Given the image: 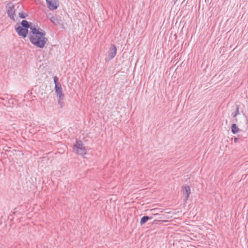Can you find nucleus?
<instances>
[{
	"mask_svg": "<svg viewBox=\"0 0 248 248\" xmlns=\"http://www.w3.org/2000/svg\"><path fill=\"white\" fill-rule=\"evenodd\" d=\"M239 130V128H238V127L237 126L236 124H233L232 125V126H231V131H232V132L233 133V134H236V133L238 132Z\"/></svg>",
	"mask_w": 248,
	"mask_h": 248,
	"instance_id": "nucleus-12",
	"label": "nucleus"
},
{
	"mask_svg": "<svg viewBox=\"0 0 248 248\" xmlns=\"http://www.w3.org/2000/svg\"><path fill=\"white\" fill-rule=\"evenodd\" d=\"M117 48L114 45H111L108 52L109 60L114 58L117 54Z\"/></svg>",
	"mask_w": 248,
	"mask_h": 248,
	"instance_id": "nucleus-7",
	"label": "nucleus"
},
{
	"mask_svg": "<svg viewBox=\"0 0 248 248\" xmlns=\"http://www.w3.org/2000/svg\"><path fill=\"white\" fill-rule=\"evenodd\" d=\"M63 98H59L58 100V104L60 106L61 108H62L63 107V103L62 102V100H63Z\"/></svg>",
	"mask_w": 248,
	"mask_h": 248,
	"instance_id": "nucleus-13",
	"label": "nucleus"
},
{
	"mask_svg": "<svg viewBox=\"0 0 248 248\" xmlns=\"http://www.w3.org/2000/svg\"><path fill=\"white\" fill-rule=\"evenodd\" d=\"M178 0H173V2H174V3L175 4L176 1H177Z\"/></svg>",
	"mask_w": 248,
	"mask_h": 248,
	"instance_id": "nucleus-19",
	"label": "nucleus"
},
{
	"mask_svg": "<svg viewBox=\"0 0 248 248\" xmlns=\"http://www.w3.org/2000/svg\"><path fill=\"white\" fill-rule=\"evenodd\" d=\"M73 149L74 151L77 154L81 155H84L86 154V149L84 146L83 142L80 140H76L74 144Z\"/></svg>",
	"mask_w": 248,
	"mask_h": 248,
	"instance_id": "nucleus-2",
	"label": "nucleus"
},
{
	"mask_svg": "<svg viewBox=\"0 0 248 248\" xmlns=\"http://www.w3.org/2000/svg\"><path fill=\"white\" fill-rule=\"evenodd\" d=\"M182 192L184 196L185 197V199L184 200L185 202H186L188 200V197L191 193L190 188L189 186L185 185L183 186L182 187Z\"/></svg>",
	"mask_w": 248,
	"mask_h": 248,
	"instance_id": "nucleus-5",
	"label": "nucleus"
},
{
	"mask_svg": "<svg viewBox=\"0 0 248 248\" xmlns=\"http://www.w3.org/2000/svg\"><path fill=\"white\" fill-rule=\"evenodd\" d=\"M30 30L29 37L31 43L38 48H44L48 41L46 32L40 28L35 27H31Z\"/></svg>",
	"mask_w": 248,
	"mask_h": 248,
	"instance_id": "nucleus-1",
	"label": "nucleus"
},
{
	"mask_svg": "<svg viewBox=\"0 0 248 248\" xmlns=\"http://www.w3.org/2000/svg\"><path fill=\"white\" fill-rule=\"evenodd\" d=\"M22 7H23V6H22L21 4H19H19H18V6H17V8H20V9H21V8H22Z\"/></svg>",
	"mask_w": 248,
	"mask_h": 248,
	"instance_id": "nucleus-17",
	"label": "nucleus"
},
{
	"mask_svg": "<svg viewBox=\"0 0 248 248\" xmlns=\"http://www.w3.org/2000/svg\"><path fill=\"white\" fill-rule=\"evenodd\" d=\"M55 92L57 93V96L58 98H63L64 95L62 90L61 85L57 86H55Z\"/></svg>",
	"mask_w": 248,
	"mask_h": 248,
	"instance_id": "nucleus-9",
	"label": "nucleus"
},
{
	"mask_svg": "<svg viewBox=\"0 0 248 248\" xmlns=\"http://www.w3.org/2000/svg\"><path fill=\"white\" fill-rule=\"evenodd\" d=\"M47 17L55 25H58L60 24V17L57 15H49Z\"/></svg>",
	"mask_w": 248,
	"mask_h": 248,
	"instance_id": "nucleus-8",
	"label": "nucleus"
},
{
	"mask_svg": "<svg viewBox=\"0 0 248 248\" xmlns=\"http://www.w3.org/2000/svg\"><path fill=\"white\" fill-rule=\"evenodd\" d=\"M6 10L8 16L12 20L15 21V9L12 2H9L6 5Z\"/></svg>",
	"mask_w": 248,
	"mask_h": 248,
	"instance_id": "nucleus-3",
	"label": "nucleus"
},
{
	"mask_svg": "<svg viewBox=\"0 0 248 248\" xmlns=\"http://www.w3.org/2000/svg\"><path fill=\"white\" fill-rule=\"evenodd\" d=\"M239 114V106L236 105V112L234 114H232V116L233 118H235L238 114Z\"/></svg>",
	"mask_w": 248,
	"mask_h": 248,
	"instance_id": "nucleus-15",
	"label": "nucleus"
},
{
	"mask_svg": "<svg viewBox=\"0 0 248 248\" xmlns=\"http://www.w3.org/2000/svg\"><path fill=\"white\" fill-rule=\"evenodd\" d=\"M28 15L25 13L21 12L19 13V16L21 18H25Z\"/></svg>",
	"mask_w": 248,
	"mask_h": 248,
	"instance_id": "nucleus-16",
	"label": "nucleus"
},
{
	"mask_svg": "<svg viewBox=\"0 0 248 248\" xmlns=\"http://www.w3.org/2000/svg\"><path fill=\"white\" fill-rule=\"evenodd\" d=\"M48 8L50 10L56 9L58 7L57 0H46Z\"/></svg>",
	"mask_w": 248,
	"mask_h": 248,
	"instance_id": "nucleus-6",
	"label": "nucleus"
},
{
	"mask_svg": "<svg viewBox=\"0 0 248 248\" xmlns=\"http://www.w3.org/2000/svg\"><path fill=\"white\" fill-rule=\"evenodd\" d=\"M15 29L19 36H22L23 38H25L27 36L28 33V29L21 27V26L16 27Z\"/></svg>",
	"mask_w": 248,
	"mask_h": 248,
	"instance_id": "nucleus-4",
	"label": "nucleus"
},
{
	"mask_svg": "<svg viewBox=\"0 0 248 248\" xmlns=\"http://www.w3.org/2000/svg\"><path fill=\"white\" fill-rule=\"evenodd\" d=\"M58 78L57 77H54V82L55 83V86H57L61 85L60 83L58 81Z\"/></svg>",
	"mask_w": 248,
	"mask_h": 248,
	"instance_id": "nucleus-14",
	"label": "nucleus"
},
{
	"mask_svg": "<svg viewBox=\"0 0 248 248\" xmlns=\"http://www.w3.org/2000/svg\"><path fill=\"white\" fill-rule=\"evenodd\" d=\"M151 218H152V217H149L147 216H143L141 218L140 221V225H143L146 222H147L150 219H151Z\"/></svg>",
	"mask_w": 248,
	"mask_h": 248,
	"instance_id": "nucleus-11",
	"label": "nucleus"
},
{
	"mask_svg": "<svg viewBox=\"0 0 248 248\" xmlns=\"http://www.w3.org/2000/svg\"><path fill=\"white\" fill-rule=\"evenodd\" d=\"M238 139L237 138H234V141L235 143L237 142V140H238Z\"/></svg>",
	"mask_w": 248,
	"mask_h": 248,
	"instance_id": "nucleus-18",
	"label": "nucleus"
},
{
	"mask_svg": "<svg viewBox=\"0 0 248 248\" xmlns=\"http://www.w3.org/2000/svg\"><path fill=\"white\" fill-rule=\"evenodd\" d=\"M21 24L22 25L21 27L27 29L28 30L29 28L30 29V28L31 27L30 25L29 22L26 20H22L21 22Z\"/></svg>",
	"mask_w": 248,
	"mask_h": 248,
	"instance_id": "nucleus-10",
	"label": "nucleus"
}]
</instances>
